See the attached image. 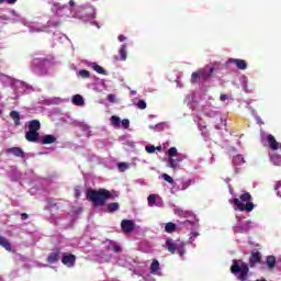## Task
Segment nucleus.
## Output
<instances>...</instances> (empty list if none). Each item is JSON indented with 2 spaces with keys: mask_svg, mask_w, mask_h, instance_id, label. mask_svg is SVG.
I'll return each mask as SVG.
<instances>
[{
  "mask_svg": "<svg viewBox=\"0 0 281 281\" xmlns=\"http://www.w3.org/2000/svg\"><path fill=\"white\" fill-rule=\"evenodd\" d=\"M256 265H262V255L257 249H254L250 252L248 265L245 262H243L241 266H238V263H234L231 267V272L234 273V276H236V273H240L237 277V280L247 281V278L249 276V267L250 269H254L256 268Z\"/></svg>",
  "mask_w": 281,
  "mask_h": 281,
  "instance_id": "1",
  "label": "nucleus"
},
{
  "mask_svg": "<svg viewBox=\"0 0 281 281\" xmlns=\"http://www.w3.org/2000/svg\"><path fill=\"white\" fill-rule=\"evenodd\" d=\"M86 196L88 201H90L92 205H94V207H104L109 199H111L112 201H115V199H117V196L120 195L117 194V192L109 191L106 189H99V190L90 189L87 191Z\"/></svg>",
  "mask_w": 281,
  "mask_h": 281,
  "instance_id": "2",
  "label": "nucleus"
},
{
  "mask_svg": "<svg viewBox=\"0 0 281 281\" xmlns=\"http://www.w3.org/2000/svg\"><path fill=\"white\" fill-rule=\"evenodd\" d=\"M239 199L238 198L234 199V205L237 207V210H239V212H254L255 205H254V202H251L250 192L243 193L239 196Z\"/></svg>",
  "mask_w": 281,
  "mask_h": 281,
  "instance_id": "3",
  "label": "nucleus"
},
{
  "mask_svg": "<svg viewBox=\"0 0 281 281\" xmlns=\"http://www.w3.org/2000/svg\"><path fill=\"white\" fill-rule=\"evenodd\" d=\"M214 67L205 66L200 68L198 71L192 72L191 85H195V82H199V80H202V82L210 80L214 74Z\"/></svg>",
  "mask_w": 281,
  "mask_h": 281,
  "instance_id": "4",
  "label": "nucleus"
},
{
  "mask_svg": "<svg viewBox=\"0 0 281 281\" xmlns=\"http://www.w3.org/2000/svg\"><path fill=\"white\" fill-rule=\"evenodd\" d=\"M60 260V248H55L53 251L48 255L46 262L48 265H56Z\"/></svg>",
  "mask_w": 281,
  "mask_h": 281,
  "instance_id": "5",
  "label": "nucleus"
},
{
  "mask_svg": "<svg viewBox=\"0 0 281 281\" xmlns=\"http://www.w3.org/2000/svg\"><path fill=\"white\" fill-rule=\"evenodd\" d=\"M121 227L125 234H131L135 229V222L133 220H123L121 222Z\"/></svg>",
  "mask_w": 281,
  "mask_h": 281,
  "instance_id": "6",
  "label": "nucleus"
},
{
  "mask_svg": "<svg viewBox=\"0 0 281 281\" xmlns=\"http://www.w3.org/2000/svg\"><path fill=\"white\" fill-rule=\"evenodd\" d=\"M61 262L66 267H74L76 265V255H72V254L64 255V257L61 258Z\"/></svg>",
  "mask_w": 281,
  "mask_h": 281,
  "instance_id": "7",
  "label": "nucleus"
},
{
  "mask_svg": "<svg viewBox=\"0 0 281 281\" xmlns=\"http://www.w3.org/2000/svg\"><path fill=\"white\" fill-rule=\"evenodd\" d=\"M8 155H14V157H21L22 159L25 157V151L21 149V147H11L7 149Z\"/></svg>",
  "mask_w": 281,
  "mask_h": 281,
  "instance_id": "8",
  "label": "nucleus"
},
{
  "mask_svg": "<svg viewBox=\"0 0 281 281\" xmlns=\"http://www.w3.org/2000/svg\"><path fill=\"white\" fill-rule=\"evenodd\" d=\"M267 142L271 148V150H279L280 149V143L276 140V137L273 135H268L267 136Z\"/></svg>",
  "mask_w": 281,
  "mask_h": 281,
  "instance_id": "9",
  "label": "nucleus"
},
{
  "mask_svg": "<svg viewBox=\"0 0 281 281\" xmlns=\"http://www.w3.org/2000/svg\"><path fill=\"white\" fill-rule=\"evenodd\" d=\"M25 139L32 143L38 142V132L29 130V132L25 133Z\"/></svg>",
  "mask_w": 281,
  "mask_h": 281,
  "instance_id": "10",
  "label": "nucleus"
},
{
  "mask_svg": "<svg viewBox=\"0 0 281 281\" xmlns=\"http://www.w3.org/2000/svg\"><path fill=\"white\" fill-rule=\"evenodd\" d=\"M229 63L236 65L237 69L245 71L247 69V61L245 59H229Z\"/></svg>",
  "mask_w": 281,
  "mask_h": 281,
  "instance_id": "11",
  "label": "nucleus"
},
{
  "mask_svg": "<svg viewBox=\"0 0 281 281\" xmlns=\"http://www.w3.org/2000/svg\"><path fill=\"white\" fill-rule=\"evenodd\" d=\"M29 131H33L35 133H38V131H41V121H38V120L30 121Z\"/></svg>",
  "mask_w": 281,
  "mask_h": 281,
  "instance_id": "12",
  "label": "nucleus"
},
{
  "mask_svg": "<svg viewBox=\"0 0 281 281\" xmlns=\"http://www.w3.org/2000/svg\"><path fill=\"white\" fill-rule=\"evenodd\" d=\"M0 247H3L7 251H12V244L8 238L0 235Z\"/></svg>",
  "mask_w": 281,
  "mask_h": 281,
  "instance_id": "13",
  "label": "nucleus"
},
{
  "mask_svg": "<svg viewBox=\"0 0 281 281\" xmlns=\"http://www.w3.org/2000/svg\"><path fill=\"white\" fill-rule=\"evenodd\" d=\"M10 117L13 120L15 126H21V114L18 111H11Z\"/></svg>",
  "mask_w": 281,
  "mask_h": 281,
  "instance_id": "14",
  "label": "nucleus"
},
{
  "mask_svg": "<svg viewBox=\"0 0 281 281\" xmlns=\"http://www.w3.org/2000/svg\"><path fill=\"white\" fill-rule=\"evenodd\" d=\"M42 144L43 145H47V144H56V136L52 135V134H46L43 136L42 139Z\"/></svg>",
  "mask_w": 281,
  "mask_h": 281,
  "instance_id": "15",
  "label": "nucleus"
},
{
  "mask_svg": "<svg viewBox=\"0 0 281 281\" xmlns=\"http://www.w3.org/2000/svg\"><path fill=\"white\" fill-rule=\"evenodd\" d=\"M166 246L169 254H176L177 249L179 248V246H177V244H175L171 239L166 240Z\"/></svg>",
  "mask_w": 281,
  "mask_h": 281,
  "instance_id": "16",
  "label": "nucleus"
},
{
  "mask_svg": "<svg viewBox=\"0 0 281 281\" xmlns=\"http://www.w3.org/2000/svg\"><path fill=\"white\" fill-rule=\"evenodd\" d=\"M91 69H93V71H97V74H100L101 76H106V70H104V68L95 63H92L90 65Z\"/></svg>",
  "mask_w": 281,
  "mask_h": 281,
  "instance_id": "17",
  "label": "nucleus"
},
{
  "mask_svg": "<svg viewBox=\"0 0 281 281\" xmlns=\"http://www.w3.org/2000/svg\"><path fill=\"white\" fill-rule=\"evenodd\" d=\"M72 104H75L76 106H83L85 99L80 94H75L72 97Z\"/></svg>",
  "mask_w": 281,
  "mask_h": 281,
  "instance_id": "18",
  "label": "nucleus"
},
{
  "mask_svg": "<svg viewBox=\"0 0 281 281\" xmlns=\"http://www.w3.org/2000/svg\"><path fill=\"white\" fill-rule=\"evenodd\" d=\"M165 232L167 234H172V232H177V224L172 223V222H168L165 225Z\"/></svg>",
  "mask_w": 281,
  "mask_h": 281,
  "instance_id": "19",
  "label": "nucleus"
},
{
  "mask_svg": "<svg viewBox=\"0 0 281 281\" xmlns=\"http://www.w3.org/2000/svg\"><path fill=\"white\" fill-rule=\"evenodd\" d=\"M270 161L273 166H281V155L280 154H272L270 156Z\"/></svg>",
  "mask_w": 281,
  "mask_h": 281,
  "instance_id": "20",
  "label": "nucleus"
},
{
  "mask_svg": "<svg viewBox=\"0 0 281 281\" xmlns=\"http://www.w3.org/2000/svg\"><path fill=\"white\" fill-rule=\"evenodd\" d=\"M266 265H267L268 269H274L276 268V257L268 256L266 259Z\"/></svg>",
  "mask_w": 281,
  "mask_h": 281,
  "instance_id": "21",
  "label": "nucleus"
},
{
  "mask_svg": "<svg viewBox=\"0 0 281 281\" xmlns=\"http://www.w3.org/2000/svg\"><path fill=\"white\" fill-rule=\"evenodd\" d=\"M117 210H120V203L113 202V203L108 204V212L110 214H113V212H117Z\"/></svg>",
  "mask_w": 281,
  "mask_h": 281,
  "instance_id": "22",
  "label": "nucleus"
},
{
  "mask_svg": "<svg viewBox=\"0 0 281 281\" xmlns=\"http://www.w3.org/2000/svg\"><path fill=\"white\" fill-rule=\"evenodd\" d=\"M120 60H126V44H123L119 50Z\"/></svg>",
  "mask_w": 281,
  "mask_h": 281,
  "instance_id": "23",
  "label": "nucleus"
},
{
  "mask_svg": "<svg viewBox=\"0 0 281 281\" xmlns=\"http://www.w3.org/2000/svg\"><path fill=\"white\" fill-rule=\"evenodd\" d=\"M150 271L151 273H157L159 271V260L154 259L151 265H150Z\"/></svg>",
  "mask_w": 281,
  "mask_h": 281,
  "instance_id": "24",
  "label": "nucleus"
},
{
  "mask_svg": "<svg viewBox=\"0 0 281 281\" xmlns=\"http://www.w3.org/2000/svg\"><path fill=\"white\" fill-rule=\"evenodd\" d=\"M179 161L180 160H177L175 158H169L170 168H173V170H177V168H179Z\"/></svg>",
  "mask_w": 281,
  "mask_h": 281,
  "instance_id": "25",
  "label": "nucleus"
},
{
  "mask_svg": "<svg viewBox=\"0 0 281 281\" xmlns=\"http://www.w3.org/2000/svg\"><path fill=\"white\" fill-rule=\"evenodd\" d=\"M79 76L85 79L91 78V72H89V70L81 69L79 70Z\"/></svg>",
  "mask_w": 281,
  "mask_h": 281,
  "instance_id": "26",
  "label": "nucleus"
},
{
  "mask_svg": "<svg viewBox=\"0 0 281 281\" xmlns=\"http://www.w3.org/2000/svg\"><path fill=\"white\" fill-rule=\"evenodd\" d=\"M117 168H119L120 172H126V170H128V164H126V162H120V164L117 165Z\"/></svg>",
  "mask_w": 281,
  "mask_h": 281,
  "instance_id": "27",
  "label": "nucleus"
},
{
  "mask_svg": "<svg viewBox=\"0 0 281 281\" xmlns=\"http://www.w3.org/2000/svg\"><path fill=\"white\" fill-rule=\"evenodd\" d=\"M147 201L149 205H155V203H157V195L156 194L148 195Z\"/></svg>",
  "mask_w": 281,
  "mask_h": 281,
  "instance_id": "28",
  "label": "nucleus"
},
{
  "mask_svg": "<svg viewBox=\"0 0 281 281\" xmlns=\"http://www.w3.org/2000/svg\"><path fill=\"white\" fill-rule=\"evenodd\" d=\"M168 155H169V159H171L172 157H177V155H178L177 147H171L168 150Z\"/></svg>",
  "mask_w": 281,
  "mask_h": 281,
  "instance_id": "29",
  "label": "nucleus"
},
{
  "mask_svg": "<svg viewBox=\"0 0 281 281\" xmlns=\"http://www.w3.org/2000/svg\"><path fill=\"white\" fill-rule=\"evenodd\" d=\"M137 109H140V111H144V109H146L147 104L146 101L144 100H138V102L136 103Z\"/></svg>",
  "mask_w": 281,
  "mask_h": 281,
  "instance_id": "30",
  "label": "nucleus"
},
{
  "mask_svg": "<svg viewBox=\"0 0 281 281\" xmlns=\"http://www.w3.org/2000/svg\"><path fill=\"white\" fill-rule=\"evenodd\" d=\"M111 122H112L113 126H120V116L112 115L111 116Z\"/></svg>",
  "mask_w": 281,
  "mask_h": 281,
  "instance_id": "31",
  "label": "nucleus"
},
{
  "mask_svg": "<svg viewBox=\"0 0 281 281\" xmlns=\"http://www.w3.org/2000/svg\"><path fill=\"white\" fill-rule=\"evenodd\" d=\"M162 179L167 181V183H175V179H172L168 173H164Z\"/></svg>",
  "mask_w": 281,
  "mask_h": 281,
  "instance_id": "32",
  "label": "nucleus"
},
{
  "mask_svg": "<svg viewBox=\"0 0 281 281\" xmlns=\"http://www.w3.org/2000/svg\"><path fill=\"white\" fill-rule=\"evenodd\" d=\"M122 126L123 128H128V126H131V121H128V119H124L122 121Z\"/></svg>",
  "mask_w": 281,
  "mask_h": 281,
  "instance_id": "33",
  "label": "nucleus"
},
{
  "mask_svg": "<svg viewBox=\"0 0 281 281\" xmlns=\"http://www.w3.org/2000/svg\"><path fill=\"white\" fill-rule=\"evenodd\" d=\"M155 150H157V148L155 146H147L146 147V151L149 154V155H153V153H155Z\"/></svg>",
  "mask_w": 281,
  "mask_h": 281,
  "instance_id": "34",
  "label": "nucleus"
},
{
  "mask_svg": "<svg viewBox=\"0 0 281 281\" xmlns=\"http://www.w3.org/2000/svg\"><path fill=\"white\" fill-rule=\"evenodd\" d=\"M1 3H8L9 5H14V3H16V0H0V4Z\"/></svg>",
  "mask_w": 281,
  "mask_h": 281,
  "instance_id": "35",
  "label": "nucleus"
},
{
  "mask_svg": "<svg viewBox=\"0 0 281 281\" xmlns=\"http://www.w3.org/2000/svg\"><path fill=\"white\" fill-rule=\"evenodd\" d=\"M178 254H179V256H184L186 255V249L183 248V245L178 246Z\"/></svg>",
  "mask_w": 281,
  "mask_h": 281,
  "instance_id": "36",
  "label": "nucleus"
},
{
  "mask_svg": "<svg viewBox=\"0 0 281 281\" xmlns=\"http://www.w3.org/2000/svg\"><path fill=\"white\" fill-rule=\"evenodd\" d=\"M30 218V215L27 213L21 214V221H27Z\"/></svg>",
  "mask_w": 281,
  "mask_h": 281,
  "instance_id": "37",
  "label": "nucleus"
},
{
  "mask_svg": "<svg viewBox=\"0 0 281 281\" xmlns=\"http://www.w3.org/2000/svg\"><path fill=\"white\" fill-rule=\"evenodd\" d=\"M108 100L109 102H115V94H109Z\"/></svg>",
  "mask_w": 281,
  "mask_h": 281,
  "instance_id": "38",
  "label": "nucleus"
},
{
  "mask_svg": "<svg viewBox=\"0 0 281 281\" xmlns=\"http://www.w3.org/2000/svg\"><path fill=\"white\" fill-rule=\"evenodd\" d=\"M113 251H115V252L117 254V252L122 251V247H120V246H114V247H113Z\"/></svg>",
  "mask_w": 281,
  "mask_h": 281,
  "instance_id": "39",
  "label": "nucleus"
},
{
  "mask_svg": "<svg viewBox=\"0 0 281 281\" xmlns=\"http://www.w3.org/2000/svg\"><path fill=\"white\" fill-rule=\"evenodd\" d=\"M119 41H120V43H124V41H126V36L120 35Z\"/></svg>",
  "mask_w": 281,
  "mask_h": 281,
  "instance_id": "40",
  "label": "nucleus"
},
{
  "mask_svg": "<svg viewBox=\"0 0 281 281\" xmlns=\"http://www.w3.org/2000/svg\"><path fill=\"white\" fill-rule=\"evenodd\" d=\"M220 100L225 102V100H227V94H221Z\"/></svg>",
  "mask_w": 281,
  "mask_h": 281,
  "instance_id": "41",
  "label": "nucleus"
},
{
  "mask_svg": "<svg viewBox=\"0 0 281 281\" xmlns=\"http://www.w3.org/2000/svg\"><path fill=\"white\" fill-rule=\"evenodd\" d=\"M182 225H194V223H192L190 220H187L182 223Z\"/></svg>",
  "mask_w": 281,
  "mask_h": 281,
  "instance_id": "42",
  "label": "nucleus"
},
{
  "mask_svg": "<svg viewBox=\"0 0 281 281\" xmlns=\"http://www.w3.org/2000/svg\"><path fill=\"white\" fill-rule=\"evenodd\" d=\"M75 196H77V199H79V196H80V190L77 189V190L75 191Z\"/></svg>",
  "mask_w": 281,
  "mask_h": 281,
  "instance_id": "43",
  "label": "nucleus"
},
{
  "mask_svg": "<svg viewBox=\"0 0 281 281\" xmlns=\"http://www.w3.org/2000/svg\"><path fill=\"white\" fill-rule=\"evenodd\" d=\"M69 5H70V8H74L76 5V2L74 0H70Z\"/></svg>",
  "mask_w": 281,
  "mask_h": 281,
  "instance_id": "44",
  "label": "nucleus"
},
{
  "mask_svg": "<svg viewBox=\"0 0 281 281\" xmlns=\"http://www.w3.org/2000/svg\"><path fill=\"white\" fill-rule=\"evenodd\" d=\"M135 93H137V91H135V90L131 91L132 95H135Z\"/></svg>",
  "mask_w": 281,
  "mask_h": 281,
  "instance_id": "45",
  "label": "nucleus"
},
{
  "mask_svg": "<svg viewBox=\"0 0 281 281\" xmlns=\"http://www.w3.org/2000/svg\"><path fill=\"white\" fill-rule=\"evenodd\" d=\"M156 150L161 151V146H157V147H156Z\"/></svg>",
  "mask_w": 281,
  "mask_h": 281,
  "instance_id": "46",
  "label": "nucleus"
},
{
  "mask_svg": "<svg viewBox=\"0 0 281 281\" xmlns=\"http://www.w3.org/2000/svg\"><path fill=\"white\" fill-rule=\"evenodd\" d=\"M193 236L196 238V236H199V233H193Z\"/></svg>",
  "mask_w": 281,
  "mask_h": 281,
  "instance_id": "47",
  "label": "nucleus"
},
{
  "mask_svg": "<svg viewBox=\"0 0 281 281\" xmlns=\"http://www.w3.org/2000/svg\"><path fill=\"white\" fill-rule=\"evenodd\" d=\"M0 115H1V110H0Z\"/></svg>",
  "mask_w": 281,
  "mask_h": 281,
  "instance_id": "48",
  "label": "nucleus"
}]
</instances>
